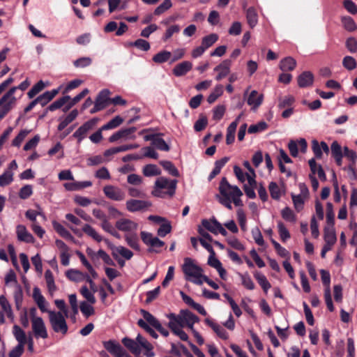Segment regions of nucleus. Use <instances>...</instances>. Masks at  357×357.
I'll use <instances>...</instances> for the list:
<instances>
[{
    "mask_svg": "<svg viewBox=\"0 0 357 357\" xmlns=\"http://www.w3.org/2000/svg\"><path fill=\"white\" fill-rule=\"evenodd\" d=\"M177 180H169L164 176L158 177L153 185L151 195L159 198L172 197L176 192Z\"/></svg>",
    "mask_w": 357,
    "mask_h": 357,
    "instance_id": "nucleus-1",
    "label": "nucleus"
},
{
    "mask_svg": "<svg viewBox=\"0 0 357 357\" xmlns=\"http://www.w3.org/2000/svg\"><path fill=\"white\" fill-rule=\"evenodd\" d=\"M218 189L220 195H217L218 199H232L235 206H241L243 205L241 199L243 192L238 186L231 185L225 177L222 178Z\"/></svg>",
    "mask_w": 357,
    "mask_h": 357,
    "instance_id": "nucleus-2",
    "label": "nucleus"
},
{
    "mask_svg": "<svg viewBox=\"0 0 357 357\" xmlns=\"http://www.w3.org/2000/svg\"><path fill=\"white\" fill-rule=\"evenodd\" d=\"M182 270L187 280H190L199 285L202 284L203 270L195 263L193 259L189 257L185 258Z\"/></svg>",
    "mask_w": 357,
    "mask_h": 357,
    "instance_id": "nucleus-3",
    "label": "nucleus"
},
{
    "mask_svg": "<svg viewBox=\"0 0 357 357\" xmlns=\"http://www.w3.org/2000/svg\"><path fill=\"white\" fill-rule=\"evenodd\" d=\"M17 87H12L0 98V121L12 109L16 103L17 98L14 96Z\"/></svg>",
    "mask_w": 357,
    "mask_h": 357,
    "instance_id": "nucleus-4",
    "label": "nucleus"
},
{
    "mask_svg": "<svg viewBox=\"0 0 357 357\" xmlns=\"http://www.w3.org/2000/svg\"><path fill=\"white\" fill-rule=\"evenodd\" d=\"M49 319L52 329L56 333H61L65 335L68 331V326L65 315L61 312L48 311Z\"/></svg>",
    "mask_w": 357,
    "mask_h": 357,
    "instance_id": "nucleus-5",
    "label": "nucleus"
},
{
    "mask_svg": "<svg viewBox=\"0 0 357 357\" xmlns=\"http://www.w3.org/2000/svg\"><path fill=\"white\" fill-rule=\"evenodd\" d=\"M105 197L111 200L122 202L126 198L125 192L119 186L107 185L102 188Z\"/></svg>",
    "mask_w": 357,
    "mask_h": 357,
    "instance_id": "nucleus-6",
    "label": "nucleus"
},
{
    "mask_svg": "<svg viewBox=\"0 0 357 357\" xmlns=\"http://www.w3.org/2000/svg\"><path fill=\"white\" fill-rule=\"evenodd\" d=\"M151 206V202L143 199H130L126 203V209L131 213L146 211Z\"/></svg>",
    "mask_w": 357,
    "mask_h": 357,
    "instance_id": "nucleus-7",
    "label": "nucleus"
},
{
    "mask_svg": "<svg viewBox=\"0 0 357 357\" xmlns=\"http://www.w3.org/2000/svg\"><path fill=\"white\" fill-rule=\"evenodd\" d=\"M98 119L93 118L82 125L73 135V136L77 139L78 143H80L84 139L91 130H92L96 125Z\"/></svg>",
    "mask_w": 357,
    "mask_h": 357,
    "instance_id": "nucleus-8",
    "label": "nucleus"
},
{
    "mask_svg": "<svg viewBox=\"0 0 357 357\" xmlns=\"http://www.w3.org/2000/svg\"><path fill=\"white\" fill-rule=\"evenodd\" d=\"M31 326L33 333L36 338H47V328L42 318H33V320H31Z\"/></svg>",
    "mask_w": 357,
    "mask_h": 357,
    "instance_id": "nucleus-9",
    "label": "nucleus"
},
{
    "mask_svg": "<svg viewBox=\"0 0 357 357\" xmlns=\"http://www.w3.org/2000/svg\"><path fill=\"white\" fill-rule=\"evenodd\" d=\"M137 130L135 127H131L129 128L121 129L116 132L114 133L109 138V141L110 142H114L119 139H123L124 140L127 139H135V135L134 133Z\"/></svg>",
    "mask_w": 357,
    "mask_h": 357,
    "instance_id": "nucleus-10",
    "label": "nucleus"
},
{
    "mask_svg": "<svg viewBox=\"0 0 357 357\" xmlns=\"http://www.w3.org/2000/svg\"><path fill=\"white\" fill-rule=\"evenodd\" d=\"M141 238L142 241L147 245L150 246L149 252L154 251L153 248H160L165 245V243L160 240L158 237L153 236L151 233L142 231Z\"/></svg>",
    "mask_w": 357,
    "mask_h": 357,
    "instance_id": "nucleus-11",
    "label": "nucleus"
},
{
    "mask_svg": "<svg viewBox=\"0 0 357 357\" xmlns=\"http://www.w3.org/2000/svg\"><path fill=\"white\" fill-rule=\"evenodd\" d=\"M231 63V59H225L214 68V71L218 73L215 77L217 81H220L229 75Z\"/></svg>",
    "mask_w": 357,
    "mask_h": 357,
    "instance_id": "nucleus-12",
    "label": "nucleus"
},
{
    "mask_svg": "<svg viewBox=\"0 0 357 357\" xmlns=\"http://www.w3.org/2000/svg\"><path fill=\"white\" fill-rule=\"evenodd\" d=\"M115 226L120 231L130 233L136 231L138 227L137 223L127 218L119 219L116 222Z\"/></svg>",
    "mask_w": 357,
    "mask_h": 357,
    "instance_id": "nucleus-13",
    "label": "nucleus"
},
{
    "mask_svg": "<svg viewBox=\"0 0 357 357\" xmlns=\"http://www.w3.org/2000/svg\"><path fill=\"white\" fill-rule=\"evenodd\" d=\"M86 252L91 259L93 261L98 259V258H101L107 265L115 266L114 261L103 250H99L97 252H95L91 249L88 248L86 250Z\"/></svg>",
    "mask_w": 357,
    "mask_h": 357,
    "instance_id": "nucleus-14",
    "label": "nucleus"
},
{
    "mask_svg": "<svg viewBox=\"0 0 357 357\" xmlns=\"http://www.w3.org/2000/svg\"><path fill=\"white\" fill-rule=\"evenodd\" d=\"M105 349L116 357H123L124 351L122 347L114 340L105 341L102 342Z\"/></svg>",
    "mask_w": 357,
    "mask_h": 357,
    "instance_id": "nucleus-15",
    "label": "nucleus"
},
{
    "mask_svg": "<svg viewBox=\"0 0 357 357\" xmlns=\"http://www.w3.org/2000/svg\"><path fill=\"white\" fill-rule=\"evenodd\" d=\"M110 248L112 251V255L115 259H118L119 255L127 260L130 259L133 256L132 252L126 247L121 245L114 246L112 245H110Z\"/></svg>",
    "mask_w": 357,
    "mask_h": 357,
    "instance_id": "nucleus-16",
    "label": "nucleus"
},
{
    "mask_svg": "<svg viewBox=\"0 0 357 357\" xmlns=\"http://www.w3.org/2000/svg\"><path fill=\"white\" fill-rule=\"evenodd\" d=\"M264 96L259 93L256 90L250 92L248 97L247 103L251 107L252 110H256L262 103Z\"/></svg>",
    "mask_w": 357,
    "mask_h": 357,
    "instance_id": "nucleus-17",
    "label": "nucleus"
},
{
    "mask_svg": "<svg viewBox=\"0 0 357 357\" xmlns=\"http://www.w3.org/2000/svg\"><path fill=\"white\" fill-rule=\"evenodd\" d=\"M33 298L42 312H47L48 313L49 310L47 309V302L42 295L40 289L37 287H35L33 289Z\"/></svg>",
    "mask_w": 357,
    "mask_h": 357,
    "instance_id": "nucleus-18",
    "label": "nucleus"
},
{
    "mask_svg": "<svg viewBox=\"0 0 357 357\" xmlns=\"http://www.w3.org/2000/svg\"><path fill=\"white\" fill-rule=\"evenodd\" d=\"M312 149L317 159L322 158L323 151L326 153H329V147L326 142H321L319 144L318 141L315 139L312 142Z\"/></svg>",
    "mask_w": 357,
    "mask_h": 357,
    "instance_id": "nucleus-19",
    "label": "nucleus"
},
{
    "mask_svg": "<svg viewBox=\"0 0 357 357\" xmlns=\"http://www.w3.org/2000/svg\"><path fill=\"white\" fill-rule=\"evenodd\" d=\"M16 233L17 239L20 241L33 243L34 241L33 236L27 231L24 225H17L16 227Z\"/></svg>",
    "mask_w": 357,
    "mask_h": 357,
    "instance_id": "nucleus-20",
    "label": "nucleus"
},
{
    "mask_svg": "<svg viewBox=\"0 0 357 357\" xmlns=\"http://www.w3.org/2000/svg\"><path fill=\"white\" fill-rule=\"evenodd\" d=\"M169 327L170 329L172 330H176V329H181L184 326H185V324L184 322V319H183L181 316V312L178 315H175L174 314H171L169 316Z\"/></svg>",
    "mask_w": 357,
    "mask_h": 357,
    "instance_id": "nucleus-21",
    "label": "nucleus"
},
{
    "mask_svg": "<svg viewBox=\"0 0 357 357\" xmlns=\"http://www.w3.org/2000/svg\"><path fill=\"white\" fill-rule=\"evenodd\" d=\"M110 94V91L107 89H104L101 91L96 99L95 100V104L100 107V109H103L108 105L109 101H110L109 98V96Z\"/></svg>",
    "mask_w": 357,
    "mask_h": 357,
    "instance_id": "nucleus-22",
    "label": "nucleus"
},
{
    "mask_svg": "<svg viewBox=\"0 0 357 357\" xmlns=\"http://www.w3.org/2000/svg\"><path fill=\"white\" fill-rule=\"evenodd\" d=\"M313 81L314 76L310 71H305L298 77V84L301 88L311 86Z\"/></svg>",
    "mask_w": 357,
    "mask_h": 357,
    "instance_id": "nucleus-23",
    "label": "nucleus"
},
{
    "mask_svg": "<svg viewBox=\"0 0 357 357\" xmlns=\"http://www.w3.org/2000/svg\"><path fill=\"white\" fill-rule=\"evenodd\" d=\"M205 322L213 330L219 337L223 340H227L229 338L227 332L220 325L209 319H206Z\"/></svg>",
    "mask_w": 357,
    "mask_h": 357,
    "instance_id": "nucleus-24",
    "label": "nucleus"
},
{
    "mask_svg": "<svg viewBox=\"0 0 357 357\" xmlns=\"http://www.w3.org/2000/svg\"><path fill=\"white\" fill-rule=\"evenodd\" d=\"M296 66V61L291 56L282 59L279 63V68L283 72L291 71L295 69Z\"/></svg>",
    "mask_w": 357,
    "mask_h": 357,
    "instance_id": "nucleus-25",
    "label": "nucleus"
},
{
    "mask_svg": "<svg viewBox=\"0 0 357 357\" xmlns=\"http://www.w3.org/2000/svg\"><path fill=\"white\" fill-rule=\"evenodd\" d=\"M192 64L190 61H183L176 65L173 69V73L177 76H183L191 70Z\"/></svg>",
    "mask_w": 357,
    "mask_h": 357,
    "instance_id": "nucleus-26",
    "label": "nucleus"
},
{
    "mask_svg": "<svg viewBox=\"0 0 357 357\" xmlns=\"http://www.w3.org/2000/svg\"><path fill=\"white\" fill-rule=\"evenodd\" d=\"M59 89H54L48 91L39 96L36 100L38 104H40L43 107L46 105L50 101H51L59 93Z\"/></svg>",
    "mask_w": 357,
    "mask_h": 357,
    "instance_id": "nucleus-27",
    "label": "nucleus"
},
{
    "mask_svg": "<svg viewBox=\"0 0 357 357\" xmlns=\"http://www.w3.org/2000/svg\"><path fill=\"white\" fill-rule=\"evenodd\" d=\"M312 174L314 176L315 174H318L319 178L322 181L326 180L325 172L321 165H318L314 158H312L308 162Z\"/></svg>",
    "mask_w": 357,
    "mask_h": 357,
    "instance_id": "nucleus-28",
    "label": "nucleus"
},
{
    "mask_svg": "<svg viewBox=\"0 0 357 357\" xmlns=\"http://www.w3.org/2000/svg\"><path fill=\"white\" fill-rule=\"evenodd\" d=\"M139 145L137 144L122 145L106 150L104 153V155L105 156H109L110 155H114L119 152L127 151L128 150L137 149Z\"/></svg>",
    "mask_w": 357,
    "mask_h": 357,
    "instance_id": "nucleus-29",
    "label": "nucleus"
},
{
    "mask_svg": "<svg viewBox=\"0 0 357 357\" xmlns=\"http://www.w3.org/2000/svg\"><path fill=\"white\" fill-rule=\"evenodd\" d=\"M202 225L205 229L214 234H217V230L219 227L218 225H220V223L216 219L211 218L208 220H202Z\"/></svg>",
    "mask_w": 357,
    "mask_h": 357,
    "instance_id": "nucleus-30",
    "label": "nucleus"
},
{
    "mask_svg": "<svg viewBox=\"0 0 357 357\" xmlns=\"http://www.w3.org/2000/svg\"><path fill=\"white\" fill-rule=\"evenodd\" d=\"M122 342L124 344V346L127 347L133 354H140L141 349L138 345L137 340L135 341L130 338L125 337L122 340Z\"/></svg>",
    "mask_w": 357,
    "mask_h": 357,
    "instance_id": "nucleus-31",
    "label": "nucleus"
},
{
    "mask_svg": "<svg viewBox=\"0 0 357 357\" xmlns=\"http://www.w3.org/2000/svg\"><path fill=\"white\" fill-rule=\"evenodd\" d=\"M142 173L146 177H151L160 175L161 170L157 165L149 164L143 167Z\"/></svg>",
    "mask_w": 357,
    "mask_h": 357,
    "instance_id": "nucleus-32",
    "label": "nucleus"
},
{
    "mask_svg": "<svg viewBox=\"0 0 357 357\" xmlns=\"http://www.w3.org/2000/svg\"><path fill=\"white\" fill-rule=\"evenodd\" d=\"M53 228L54 230L63 238L66 239L73 241L74 237L71 235V234L60 223L54 221L52 222Z\"/></svg>",
    "mask_w": 357,
    "mask_h": 357,
    "instance_id": "nucleus-33",
    "label": "nucleus"
},
{
    "mask_svg": "<svg viewBox=\"0 0 357 357\" xmlns=\"http://www.w3.org/2000/svg\"><path fill=\"white\" fill-rule=\"evenodd\" d=\"M13 335L18 342V344L24 346L26 343V337L25 332L18 326L13 327Z\"/></svg>",
    "mask_w": 357,
    "mask_h": 357,
    "instance_id": "nucleus-34",
    "label": "nucleus"
},
{
    "mask_svg": "<svg viewBox=\"0 0 357 357\" xmlns=\"http://www.w3.org/2000/svg\"><path fill=\"white\" fill-rule=\"evenodd\" d=\"M246 19L248 24L251 28H254L258 22V15L253 7L249 8L246 10Z\"/></svg>",
    "mask_w": 357,
    "mask_h": 357,
    "instance_id": "nucleus-35",
    "label": "nucleus"
},
{
    "mask_svg": "<svg viewBox=\"0 0 357 357\" xmlns=\"http://www.w3.org/2000/svg\"><path fill=\"white\" fill-rule=\"evenodd\" d=\"M77 115L78 111L77 109L72 110L70 113L59 124L58 130L59 131L63 130L69 123L73 122L77 118Z\"/></svg>",
    "mask_w": 357,
    "mask_h": 357,
    "instance_id": "nucleus-36",
    "label": "nucleus"
},
{
    "mask_svg": "<svg viewBox=\"0 0 357 357\" xmlns=\"http://www.w3.org/2000/svg\"><path fill=\"white\" fill-rule=\"evenodd\" d=\"M324 241L326 242V244L333 245L336 241V236L335 233L334 231V229L333 228V226L331 227H326L324 229Z\"/></svg>",
    "mask_w": 357,
    "mask_h": 357,
    "instance_id": "nucleus-37",
    "label": "nucleus"
},
{
    "mask_svg": "<svg viewBox=\"0 0 357 357\" xmlns=\"http://www.w3.org/2000/svg\"><path fill=\"white\" fill-rule=\"evenodd\" d=\"M45 278L49 292L52 294L56 290V287L54 283L53 274L50 270H47L45 273Z\"/></svg>",
    "mask_w": 357,
    "mask_h": 357,
    "instance_id": "nucleus-38",
    "label": "nucleus"
},
{
    "mask_svg": "<svg viewBox=\"0 0 357 357\" xmlns=\"http://www.w3.org/2000/svg\"><path fill=\"white\" fill-rule=\"evenodd\" d=\"M66 277L75 282H78L85 278V274L76 269H70L66 273Z\"/></svg>",
    "mask_w": 357,
    "mask_h": 357,
    "instance_id": "nucleus-39",
    "label": "nucleus"
},
{
    "mask_svg": "<svg viewBox=\"0 0 357 357\" xmlns=\"http://www.w3.org/2000/svg\"><path fill=\"white\" fill-rule=\"evenodd\" d=\"M172 57V53L170 52L164 50L157 53L153 57V61L157 63H162L167 61Z\"/></svg>",
    "mask_w": 357,
    "mask_h": 357,
    "instance_id": "nucleus-40",
    "label": "nucleus"
},
{
    "mask_svg": "<svg viewBox=\"0 0 357 357\" xmlns=\"http://www.w3.org/2000/svg\"><path fill=\"white\" fill-rule=\"evenodd\" d=\"M160 164L172 176H174L176 177L179 176V172H178L177 168L174 166V165L172 162L168 161V160H162V161L160 162Z\"/></svg>",
    "mask_w": 357,
    "mask_h": 357,
    "instance_id": "nucleus-41",
    "label": "nucleus"
},
{
    "mask_svg": "<svg viewBox=\"0 0 357 357\" xmlns=\"http://www.w3.org/2000/svg\"><path fill=\"white\" fill-rule=\"evenodd\" d=\"M223 93V86L221 84H218L214 88L213 91L210 93L207 98V101L209 104L214 102Z\"/></svg>",
    "mask_w": 357,
    "mask_h": 357,
    "instance_id": "nucleus-42",
    "label": "nucleus"
},
{
    "mask_svg": "<svg viewBox=\"0 0 357 357\" xmlns=\"http://www.w3.org/2000/svg\"><path fill=\"white\" fill-rule=\"evenodd\" d=\"M83 231L88 236L93 238L98 242H100L102 241V238L98 233L89 225H84L82 228Z\"/></svg>",
    "mask_w": 357,
    "mask_h": 357,
    "instance_id": "nucleus-43",
    "label": "nucleus"
},
{
    "mask_svg": "<svg viewBox=\"0 0 357 357\" xmlns=\"http://www.w3.org/2000/svg\"><path fill=\"white\" fill-rule=\"evenodd\" d=\"M125 240L127 244L132 248L139 250L138 238L135 233L125 235Z\"/></svg>",
    "mask_w": 357,
    "mask_h": 357,
    "instance_id": "nucleus-44",
    "label": "nucleus"
},
{
    "mask_svg": "<svg viewBox=\"0 0 357 357\" xmlns=\"http://www.w3.org/2000/svg\"><path fill=\"white\" fill-rule=\"evenodd\" d=\"M181 316L183 319H184V322L186 324H195L196 322L199 321V318L195 314H194L192 312H191L189 310H181Z\"/></svg>",
    "mask_w": 357,
    "mask_h": 357,
    "instance_id": "nucleus-45",
    "label": "nucleus"
},
{
    "mask_svg": "<svg viewBox=\"0 0 357 357\" xmlns=\"http://www.w3.org/2000/svg\"><path fill=\"white\" fill-rule=\"evenodd\" d=\"M76 254L79 257L80 261L83 264V265L87 268L89 272L91 273V276L93 278H96L98 277V274L96 272V271L93 269L92 266L89 263L87 259H86L85 256L79 251H77Z\"/></svg>",
    "mask_w": 357,
    "mask_h": 357,
    "instance_id": "nucleus-46",
    "label": "nucleus"
},
{
    "mask_svg": "<svg viewBox=\"0 0 357 357\" xmlns=\"http://www.w3.org/2000/svg\"><path fill=\"white\" fill-rule=\"evenodd\" d=\"M236 130V123L232 122L228 126L227 130L226 142L231 144L234 142L235 138V132Z\"/></svg>",
    "mask_w": 357,
    "mask_h": 357,
    "instance_id": "nucleus-47",
    "label": "nucleus"
},
{
    "mask_svg": "<svg viewBox=\"0 0 357 357\" xmlns=\"http://www.w3.org/2000/svg\"><path fill=\"white\" fill-rule=\"evenodd\" d=\"M172 7V3L171 0H164L163 2L154 10L153 14L155 15L159 16Z\"/></svg>",
    "mask_w": 357,
    "mask_h": 357,
    "instance_id": "nucleus-48",
    "label": "nucleus"
},
{
    "mask_svg": "<svg viewBox=\"0 0 357 357\" xmlns=\"http://www.w3.org/2000/svg\"><path fill=\"white\" fill-rule=\"evenodd\" d=\"M218 40V36L216 33H211L202 38V45L206 50L212 46Z\"/></svg>",
    "mask_w": 357,
    "mask_h": 357,
    "instance_id": "nucleus-49",
    "label": "nucleus"
},
{
    "mask_svg": "<svg viewBox=\"0 0 357 357\" xmlns=\"http://www.w3.org/2000/svg\"><path fill=\"white\" fill-rule=\"evenodd\" d=\"M255 277L256 280L258 281L259 284L261 286L264 291L266 292L271 288V284L267 280L265 275L259 272H256L255 273Z\"/></svg>",
    "mask_w": 357,
    "mask_h": 357,
    "instance_id": "nucleus-50",
    "label": "nucleus"
},
{
    "mask_svg": "<svg viewBox=\"0 0 357 357\" xmlns=\"http://www.w3.org/2000/svg\"><path fill=\"white\" fill-rule=\"evenodd\" d=\"M342 66L348 70H353L357 66L356 59L351 56H346L342 59Z\"/></svg>",
    "mask_w": 357,
    "mask_h": 357,
    "instance_id": "nucleus-51",
    "label": "nucleus"
},
{
    "mask_svg": "<svg viewBox=\"0 0 357 357\" xmlns=\"http://www.w3.org/2000/svg\"><path fill=\"white\" fill-rule=\"evenodd\" d=\"M268 190L273 199L278 200L281 197V191L278 185L275 182H271L268 185Z\"/></svg>",
    "mask_w": 357,
    "mask_h": 357,
    "instance_id": "nucleus-52",
    "label": "nucleus"
},
{
    "mask_svg": "<svg viewBox=\"0 0 357 357\" xmlns=\"http://www.w3.org/2000/svg\"><path fill=\"white\" fill-rule=\"evenodd\" d=\"M13 180V173L10 170L6 171L0 175V186L4 187L9 185Z\"/></svg>",
    "mask_w": 357,
    "mask_h": 357,
    "instance_id": "nucleus-53",
    "label": "nucleus"
},
{
    "mask_svg": "<svg viewBox=\"0 0 357 357\" xmlns=\"http://www.w3.org/2000/svg\"><path fill=\"white\" fill-rule=\"evenodd\" d=\"M123 122V118L120 116H116L110 120L107 123L102 126V129L109 130L113 129L120 126Z\"/></svg>",
    "mask_w": 357,
    "mask_h": 357,
    "instance_id": "nucleus-54",
    "label": "nucleus"
},
{
    "mask_svg": "<svg viewBox=\"0 0 357 357\" xmlns=\"http://www.w3.org/2000/svg\"><path fill=\"white\" fill-rule=\"evenodd\" d=\"M0 305L3 310L4 313L8 317H13L11 306L4 296H0Z\"/></svg>",
    "mask_w": 357,
    "mask_h": 357,
    "instance_id": "nucleus-55",
    "label": "nucleus"
},
{
    "mask_svg": "<svg viewBox=\"0 0 357 357\" xmlns=\"http://www.w3.org/2000/svg\"><path fill=\"white\" fill-rule=\"evenodd\" d=\"M180 30H181V27L179 25L174 24V25L169 26L167 29V30L163 36V38H162L163 40L164 41L168 40L169 39L171 38V37L173 36V34L178 33L180 31Z\"/></svg>",
    "mask_w": 357,
    "mask_h": 357,
    "instance_id": "nucleus-56",
    "label": "nucleus"
},
{
    "mask_svg": "<svg viewBox=\"0 0 357 357\" xmlns=\"http://www.w3.org/2000/svg\"><path fill=\"white\" fill-rule=\"evenodd\" d=\"M294 98L292 96H286L279 98L278 107L280 109L290 107L294 102Z\"/></svg>",
    "mask_w": 357,
    "mask_h": 357,
    "instance_id": "nucleus-57",
    "label": "nucleus"
},
{
    "mask_svg": "<svg viewBox=\"0 0 357 357\" xmlns=\"http://www.w3.org/2000/svg\"><path fill=\"white\" fill-rule=\"evenodd\" d=\"M342 22L344 27L349 31H354L357 28L354 20L351 17H343Z\"/></svg>",
    "mask_w": 357,
    "mask_h": 357,
    "instance_id": "nucleus-58",
    "label": "nucleus"
},
{
    "mask_svg": "<svg viewBox=\"0 0 357 357\" xmlns=\"http://www.w3.org/2000/svg\"><path fill=\"white\" fill-rule=\"evenodd\" d=\"M127 182L131 185L139 186L143 183V178L136 174H130L127 177Z\"/></svg>",
    "mask_w": 357,
    "mask_h": 357,
    "instance_id": "nucleus-59",
    "label": "nucleus"
},
{
    "mask_svg": "<svg viewBox=\"0 0 357 357\" xmlns=\"http://www.w3.org/2000/svg\"><path fill=\"white\" fill-rule=\"evenodd\" d=\"M292 201L296 211H300L303 208L305 200L307 199L300 195H291Z\"/></svg>",
    "mask_w": 357,
    "mask_h": 357,
    "instance_id": "nucleus-60",
    "label": "nucleus"
},
{
    "mask_svg": "<svg viewBox=\"0 0 357 357\" xmlns=\"http://www.w3.org/2000/svg\"><path fill=\"white\" fill-rule=\"evenodd\" d=\"M45 85L44 82L41 80L39 81L27 93L29 98H33L39 92H40L45 88Z\"/></svg>",
    "mask_w": 357,
    "mask_h": 357,
    "instance_id": "nucleus-61",
    "label": "nucleus"
},
{
    "mask_svg": "<svg viewBox=\"0 0 357 357\" xmlns=\"http://www.w3.org/2000/svg\"><path fill=\"white\" fill-rule=\"evenodd\" d=\"M172 231V226L169 221L166 220L162 223L158 229V235L160 237H165L167 234H169Z\"/></svg>",
    "mask_w": 357,
    "mask_h": 357,
    "instance_id": "nucleus-62",
    "label": "nucleus"
},
{
    "mask_svg": "<svg viewBox=\"0 0 357 357\" xmlns=\"http://www.w3.org/2000/svg\"><path fill=\"white\" fill-rule=\"evenodd\" d=\"M130 46H135L143 51H148L150 49V44L144 39H137L133 43H129Z\"/></svg>",
    "mask_w": 357,
    "mask_h": 357,
    "instance_id": "nucleus-63",
    "label": "nucleus"
},
{
    "mask_svg": "<svg viewBox=\"0 0 357 357\" xmlns=\"http://www.w3.org/2000/svg\"><path fill=\"white\" fill-rule=\"evenodd\" d=\"M281 215L282 218L287 221L291 222H296V216L293 211L289 207H285L283 208L281 211Z\"/></svg>",
    "mask_w": 357,
    "mask_h": 357,
    "instance_id": "nucleus-64",
    "label": "nucleus"
}]
</instances>
